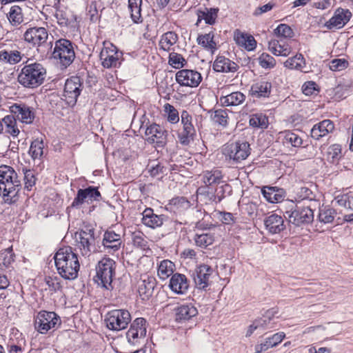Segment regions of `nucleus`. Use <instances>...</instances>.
<instances>
[{"mask_svg": "<svg viewBox=\"0 0 353 353\" xmlns=\"http://www.w3.org/2000/svg\"><path fill=\"white\" fill-rule=\"evenodd\" d=\"M290 222L292 224L300 226L303 224H308L314 220V212L311 204L301 203L298 201L294 209L287 211Z\"/></svg>", "mask_w": 353, "mask_h": 353, "instance_id": "0eeeda50", "label": "nucleus"}, {"mask_svg": "<svg viewBox=\"0 0 353 353\" xmlns=\"http://www.w3.org/2000/svg\"><path fill=\"white\" fill-rule=\"evenodd\" d=\"M15 261V254L12 247L0 251V270L10 273L14 269L13 264Z\"/></svg>", "mask_w": 353, "mask_h": 353, "instance_id": "cd10ccee", "label": "nucleus"}, {"mask_svg": "<svg viewBox=\"0 0 353 353\" xmlns=\"http://www.w3.org/2000/svg\"><path fill=\"white\" fill-rule=\"evenodd\" d=\"M348 65L349 63L345 59H334L330 63V69L332 71H341Z\"/></svg>", "mask_w": 353, "mask_h": 353, "instance_id": "69168bd1", "label": "nucleus"}, {"mask_svg": "<svg viewBox=\"0 0 353 353\" xmlns=\"http://www.w3.org/2000/svg\"><path fill=\"white\" fill-rule=\"evenodd\" d=\"M223 174L219 170H207L203 172L202 181L203 183L210 186L213 184H220L222 182Z\"/></svg>", "mask_w": 353, "mask_h": 353, "instance_id": "58836bf2", "label": "nucleus"}, {"mask_svg": "<svg viewBox=\"0 0 353 353\" xmlns=\"http://www.w3.org/2000/svg\"><path fill=\"white\" fill-rule=\"evenodd\" d=\"M283 144L287 147H300L303 143L302 139L296 133L290 130H285L279 133V137Z\"/></svg>", "mask_w": 353, "mask_h": 353, "instance_id": "c9c22d12", "label": "nucleus"}, {"mask_svg": "<svg viewBox=\"0 0 353 353\" xmlns=\"http://www.w3.org/2000/svg\"><path fill=\"white\" fill-rule=\"evenodd\" d=\"M44 143L42 139H34L32 141L29 154L33 159H41L43 155Z\"/></svg>", "mask_w": 353, "mask_h": 353, "instance_id": "603ef678", "label": "nucleus"}, {"mask_svg": "<svg viewBox=\"0 0 353 353\" xmlns=\"http://www.w3.org/2000/svg\"><path fill=\"white\" fill-rule=\"evenodd\" d=\"M214 33L210 32L208 34L199 35L196 41L199 45L213 52L216 49V43L214 41Z\"/></svg>", "mask_w": 353, "mask_h": 353, "instance_id": "c03bdc74", "label": "nucleus"}, {"mask_svg": "<svg viewBox=\"0 0 353 353\" xmlns=\"http://www.w3.org/2000/svg\"><path fill=\"white\" fill-rule=\"evenodd\" d=\"M174 311L176 321L179 323L189 321L198 314L197 309L191 303L181 305Z\"/></svg>", "mask_w": 353, "mask_h": 353, "instance_id": "a878e982", "label": "nucleus"}, {"mask_svg": "<svg viewBox=\"0 0 353 353\" xmlns=\"http://www.w3.org/2000/svg\"><path fill=\"white\" fill-rule=\"evenodd\" d=\"M142 0H128V8L130 12V17L134 23L143 21L141 17Z\"/></svg>", "mask_w": 353, "mask_h": 353, "instance_id": "ea45409f", "label": "nucleus"}, {"mask_svg": "<svg viewBox=\"0 0 353 353\" xmlns=\"http://www.w3.org/2000/svg\"><path fill=\"white\" fill-rule=\"evenodd\" d=\"M176 81L182 86L197 87L202 80L201 74L196 70L183 69L176 73Z\"/></svg>", "mask_w": 353, "mask_h": 353, "instance_id": "f3484780", "label": "nucleus"}, {"mask_svg": "<svg viewBox=\"0 0 353 353\" xmlns=\"http://www.w3.org/2000/svg\"><path fill=\"white\" fill-rule=\"evenodd\" d=\"M3 124V132L2 134L11 136L12 138H16L20 133V130L17 125V120L14 116L7 115L2 119Z\"/></svg>", "mask_w": 353, "mask_h": 353, "instance_id": "72a5a7b5", "label": "nucleus"}, {"mask_svg": "<svg viewBox=\"0 0 353 353\" xmlns=\"http://www.w3.org/2000/svg\"><path fill=\"white\" fill-rule=\"evenodd\" d=\"M266 230L272 234H279L285 229L284 219L280 215L272 214L264 220Z\"/></svg>", "mask_w": 353, "mask_h": 353, "instance_id": "b1692460", "label": "nucleus"}, {"mask_svg": "<svg viewBox=\"0 0 353 353\" xmlns=\"http://www.w3.org/2000/svg\"><path fill=\"white\" fill-rule=\"evenodd\" d=\"M48 37V34L45 28L34 27L26 30L24 34V39L34 46H40L44 43Z\"/></svg>", "mask_w": 353, "mask_h": 353, "instance_id": "412c9836", "label": "nucleus"}, {"mask_svg": "<svg viewBox=\"0 0 353 353\" xmlns=\"http://www.w3.org/2000/svg\"><path fill=\"white\" fill-rule=\"evenodd\" d=\"M336 212L334 209L327 206H322L319 208L318 220L324 224L331 223L334 220Z\"/></svg>", "mask_w": 353, "mask_h": 353, "instance_id": "a18cd8bd", "label": "nucleus"}, {"mask_svg": "<svg viewBox=\"0 0 353 353\" xmlns=\"http://www.w3.org/2000/svg\"><path fill=\"white\" fill-rule=\"evenodd\" d=\"M285 334L283 332H279L274 334L271 336L266 337L265 341L260 343L263 350H268L279 345L285 339Z\"/></svg>", "mask_w": 353, "mask_h": 353, "instance_id": "3c124183", "label": "nucleus"}, {"mask_svg": "<svg viewBox=\"0 0 353 353\" xmlns=\"http://www.w3.org/2000/svg\"><path fill=\"white\" fill-rule=\"evenodd\" d=\"M54 259L57 272L61 277L68 280H73L77 277L80 265L77 254L71 247L59 248Z\"/></svg>", "mask_w": 353, "mask_h": 353, "instance_id": "f257e3e1", "label": "nucleus"}, {"mask_svg": "<svg viewBox=\"0 0 353 353\" xmlns=\"http://www.w3.org/2000/svg\"><path fill=\"white\" fill-rule=\"evenodd\" d=\"M83 89L80 77L77 76L68 79L65 83L63 99L68 105L74 106Z\"/></svg>", "mask_w": 353, "mask_h": 353, "instance_id": "9b49d317", "label": "nucleus"}, {"mask_svg": "<svg viewBox=\"0 0 353 353\" xmlns=\"http://www.w3.org/2000/svg\"><path fill=\"white\" fill-rule=\"evenodd\" d=\"M273 316V312L267 311L263 316L254 320L258 330H264L266 329L273 328L274 327V323L272 322V317Z\"/></svg>", "mask_w": 353, "mask_h": 353, "instance_id": "864d4df0", "label": "nucleus"}, {"mask_svg": "<svg viewBox=\"0 0 353 353\" xmlns=\"http://www.w3.org/2000/svg\"><path fill=\"white\" fill-rule=\"evenodd\" d=\"M155 285L156 279L152 276H147L140 281L138 292L143 300H148L152 296Z\"/></svg>", "mask_w": 353, "mask_h": 353, "instance_id": "7c9ffc66", "label": "nucleus"}, {"mask_svg": "<svg viewBox=\"0 0 353 353\" xmlns=\"http://www.w3.org/2000/svg\"><path fill=\"white\" fill-rule=\"evenodd\" d=\"M145 135L146 141L150 143L156 144L157 147L163 148L167 141V131L163 127L152 123L146 128Z\"/></svg>", "mask_w": 353, "mask_h": 353, "instance_id": "4468645a", "label": "nucleus"}, {"mask_svg": "<svg viewBox=\"0 0 353 353\" xmlns=\"http://www.w3.org/2000/svg\"><path fill=\"white\" fill-rule=\"evenodd\" d=\"M228 116L226 110L222 109L216 110L213 117L214 122L223 126H225L228 124Z\"/></svg>", "mask_w": 353, "mask_h": 353, "instance_id": "338daca9", "label": "nucleus"}, {"mask_svg": "<svg viewBox=\"0 0 353 353\" xmlns=\"http://www.w3.org/2000/svg\"><path fill=\"white\" fill-rule=\"evenodd\" d=\"M148 171L152 176H158L160 174H164L167 168L161 163L153 161L148 165Z\"/></svg>", "mask_w": 353, "mask_h": 353, "instance_id": "e2e57ef3", "label": "nucleus"}, {"mask_svg": "<svg viewBox=\"0 0 353 353\" xmlns=\"http://www.w3.org/2000/svg\"><path fill=\"white\" fill-rule=\"evenodd\" d=\"M167 220L166 216L154 214L153 209L150 208H145L142 212V223L152 229L161 227Z\"/></svg>", "mask_w": 353, "mask_h": 353, "instance_id": "aec40b11", "label": "nucleus"}, {"mask_svg": "<svg viewBox=\"0 0 353 353\" xmlns=\"http://www.w3.org/2000/svg\"><path fill=\"white\" fill-rule=\"evenodd\" d=\"M148 323L144 318H137L130 324V328H134V332L140 336H145L147 333Z\"/></svg>", "mask_w": 353, "mask_h": 353, "instance_id": "6e6d98bb", "label": "nucleus"}, {"mask_svg": "<svg viewBox=\"0 0 353 353\" xmlns=\"http://www.w3.org/2000/svg\"><path fill=\"white\" fill-rule=\"evenodd\" d=\"M181 121L183 128L179 132L178 138L182 145H187L193 141L196 130L192 124V116L186 110L181 112Z\"/></svg>", "mask_w": 353, "mask_h": 353, "instance_id": "ddd939ff", "label": "nucleus"}, {"mask_svg": "<svg viewBox=\"0 0 353 353\" xmlns=\"http://www.w3.org/2000/svg\"><path fill=\"white\" fill-rule=\"evenodd\" d=\"M123 52L119 51L117 46L105 41L99 57L103 68H111L120 67L123 61Z\"/></svg>", "mask_w": 353, "mask_h": 353, "instance_id": "423d86ee", "label": "nucleus"}, {"mask_svg": "<svg viewBox=\"0 0 353 353\" xmlns=\"http://www.w3.org/2000/svg\"><path fill=\"white\" fill-rule=\"evenodd\" d=\"M7 17L12 26L20 25L23 21L22 9L18 6H12L7 14Z\"/></svg>", "mask_w": 353, "mask_h": 353, "instance_id": "49530a36", "label": "nucleus"}, {"mask_svg": "<svg viewBox=\"0 0 353 353\" xmlns=\"http://www.w3.org/2000/svg\"><path fill=\"white\" fill-rule=\"evenodd\" d=\"M214 272L212 267L202 264L196 267L192 273L196 287L200 290H205L210 285V279Z\"/></svg>", "mask_w": 353, "mask_h": 353, "instance_id": "dca6fc26", "label": "nucleus"}, {"mask_svg": "<svg viewBox=\"0 0 353 353\" xmlns=\"http://www.w3.org/2000/svg\"><path fill=\"white\" fill-rule=\"evenodd\" d=\"M272 90V84L268 81H259L252 85L250 94L256 98L269 97Z\"/></svg>", "mask_w": 353, "mask_h": 353, "instance_id": "2f4dec72", "label": "nucleus"}, {"mask_svg": "<svg viewBox=\"0 0 353 353\" xmlns=\"http://www.w3.org/2000/svg\"><path fill=\"white\" fill-rule=\"evenodd\" d=\"M134 328H129L126 332V339L131 345L139 347L145 343V336H140L134 332Z\"/></svg>", "mask_w": 353, "mask_h": 353, "instance_id": "4d7b16f0", "label": "nucleus"}, {"mask_svg": "<svg viewBox=\"0 0 353 353\" xmlns=\"http://www.w3.org/2000/svg\"><path fill=\"white\" fill-rule=\"evenodd\" d=\"M174 264L170 260L162 261L158 268V276L162 280H165L170 276H172Z\"/></svg>", "mask_w": 353, "mask_h": 353, "instance_id": "8fccbe9b", "label": "nucleus"}, {"mask_svg": "<svg viewBox=\"0 0 353 353\" xmlns=\"http://www.w3.org/2000/svg\"><path fill=\"white\" fill-rule=\"evenodd\" d=\"M102 243L104 250L113 254L120 249L122 240L120 234L114 231H106L103 234Z\"/></svg>", "mask_w": 353, "mask_h": 353, "instance_id": "4be33fe9", "label": "nucleus"}, {"mask_svg": "<svg viewBox=\"0 0 353 353\" xmlns=\"http://www.w3.org/2000/svg\"><path fill=\"white\" fill-rule=\"evenodd\" d=\"M325 157L327 160L332 163L338 161L341 157V147L339 144H333L327 149Z\"/></svg>", "mask_w": 353, "mask_h": 353, "instance_id": "5fc2aeb1", "label": "nucleus"}, {"mask_svg": "<svg viewBox=\"0 0 353 353\" xmlns=\"http://www.w3.org/2000/svg\"><path fill=\"white\" fill-rule=\"evenodd\" d=\"M21 188V181L13 168L5 165L0 166V195L3 196L5 202L15 203Z\"/></svg>", "mask_w": 353, "mask_h": 353, "instance_id": "f03ea898", "label": "nucleus"}, {"mask_svg": "<svg viewBox=\"0 0 353 353\" xmlns=\"http://www.w3.org/2000/svg\"><path fill=\"white\" fill-rule=\"evenodd\" d=\"M130 321L131 315L126 310H113L105 318L107 327L113 331L125 329Z\"/></svg>", "mask_w": 353, "mask_h": 353, "instance_id": "1a4fd4ad", "label": "nucleus"}, {"mask_svg": "<svg viewBox=\"0 0 353 353\" xmlns=\"http://www.w3.org/2000/svg\"><path fill=\"white\" fill-rule=\"evenodd\" d=\"M234 40L239 46L243 48L248 51L254 50L256 47V41L254 37L239 30L234 31Z\"/></svg>", "mask_w": 353, "mask_h": 353, "instance_id": "393cba45", "label": "nucleus"}, {"mask_svg": "<svg viewBox=\"0 0 353 353\" xmlns=\"http://www.w3.org/2000/svg\"><path fill=\"white\" fill-rule=\"evenodd\" d=\"M54 59H59L61 64L66 68L74 61L75 53L72 43L70 41L61 39L55 42L52 52Z\"/></svg>", "mask_w": 353, "mask_h": 353, "instance_id": "6e6552de", "label": "nucleus"}, {"mask_svg": "<svg viewBox=\"0 0 353 353\" xmlns=\"http://www.w3.org/2000/svg\"><path fill=\"white\" fill-rule=\"evenodd\" d=\"M10 112L16 120L26 124H30L34 119V109L29 105L19 103L10 106Z\"/></svg>", "mask_w": 353, "mask_h": 353, "instance_id": "2eb2a0df", "label": "nucleus"}, {"mask_svg": "<svg viewBox=\"0 0 353 353\" xmlns=\"http://www.w3.org/2000/svg\"><path fill=\"white\" fill-rule=\"evenodd\" d=\"M116 262L110 258H103L96 266L94 280L98 285L107 290L113 289L112 280L115 276Z\"/></svg>", "mask_w": 353, "mask_h": 353, "instance_id": "20e7f679", "label": "nucleus"}, {"mask_svg": "<svg viewBox=\"0 0 353 353\" xmlns=\"http://www.w3.org/2000/svg\"><path fill=\"white\" fill-rule=\"evenodd\" d=\"M245 99L246 97L243 93L236 91L226 96L221 97L219 102L223 106H237L242 104Z\"/></svg>", "mask_w": 353, "mask_h": 353, "instance_id": "f704fd0d", "label": "nucleus"}, {"mask_svg": "<svg viewBox=\"0 0 353 353\" xmlns=\"http://www.w3.org/2000/svg\"><path fill=\"white\" fill-rule=\"evenodd\" d=\"M169 287L176 294H185L189 288L188 279L184 274L175 273L170 279Z\"/></svg>", "mask_w": 353, "mask_h": 353, "instance_id": "5701e85b", "label": "nucleus"}, {"mask_svg": "<svg viewBox=\"0 0 353 353\" xmlns=\"http://www.w3.org/2000/svg\"><path fill=\"white\" fill-rule=\"evenodd\" d=\"M259 65L265 69H270L275 66L276 60L268 53H262L259 57Z\"/></svg>", "mask_w": 353, "mask_h": 353, "instance_id": "680f3d73", "label": "nucleus"}, {"mask_svg": "<svg viewBox=\"0 0 353 353\" xmlns=\"http://www.w3.org/2000/svg\"><path fill=\"white\" fill-rule=\"evenodd\" d=\"M22 54L17 50H3L0 51V61L11 65L21 61Z\"/></svg>", "mask_w": 353, "mask_h": 353, "instance_id": "4c0bfd02", "label": "nucleus"}, {"mask_svg": "<svg viewBox=\"0 0 353 353\" xmlns=\"http://www.w3.org/2000/svg\"><path fill=\"white\" fill-rule=\"evenodd\" d=\"M232 192V186L228 183H223L218 185L216 188L214 194L210 197V200L215 202L219 203L224 198L230 196Z\"/></svg>", "mask_w": 353, "mask_h": 353, "instance_id": "a19ab883", "label": "nucleus"}, {"mask_svg": "<svg viewBox=\"0 0 353 353\" xmlns=\"http://www.w3.org/2000/svg\"><path fill=\"white\" fill-rule=\"evenodd\" d=\"M284 66L289 69L303 71V68L305 67V58L301 54H296L288 59L284 62Z\"/></svg>", "mask_w": 353, "mask_h": 353, "instance_id": "37998d69", "label": "nucleus"}, {"mask_svg": "<svg viewBox=\"0 0 353 353\" xmlns=\"http://www.w3.org/2000/svg\"><path fill=\"white\" fill-rule=\"evenodd\" d=\"M268 49L274 55L283 57L288 56L292 51L290 45L282 39H272L268 43Z\"/></svg>", "mask_w": 353, "mask_h": 353, "instance_id": "473e14b6", "label": "nucleus"}, {"mask_svg": "<svg viewBox=\"0 0 353 353\" xmlns=\"http://www.w3.org/2000/svg\"><path fill=\"white\" fill-rule=\"evenodd\" d=\"M46 77V68L39 63L25 65L18 75L19 83L27 88L40 86Z\"/></svg>", "mask_w": 353, "mask_h": 353, "instance_id": "7ed1b4c3", "label": "nucleus"}, {"mask_svg": "<svg viewBox=\"0 0 353 353\" xmlns=\"http://www.w3.org/2000/svg\"><path fill=\"white\" fill-rule=\"evenodd\" d=\"M249 123L252 128L266 129L268 126V119L263 113H255L250 116Z\"/></svg>", "mask_w": 353, "mask_h": 353, "instance_id": "09e8293b", "label": "nucleus"}, {"mask_svg": "<svg viewBox=\"0 0 353 353\" xmlns=\"http://www.w3.org/2000/svg\"><path fill=\"white\" fill-rule=\"evenodd\" d=\"M168 63L172 68L179 69L183 68L187 63V61L181 54L171 52L169 55Z\"/></svg>", "mask_w": 353, "mask_h": 353, "instance_id": "052dcab7", "label": "nucleus"}, {"mask_svg": "<svg viewBox=\"0 0 353 353\" xmlns=\"http://www.w3.org/2000/svg\"><path fill=\"white\" fill-rule=\"evenodd\" d=\"M261 193L266 201L272 203H279L285 197L284 190L277 187L265 186L262 188Z\"/></svg>", "mask_w": 353, "mask_h": 353, "instance_id": "c756f323", "label": "nucleus"}, {"mask_svg": "<svg viewBox=\"0 0 353 353\" xmlns=\"http://www.w3.org/2000/svg\"><path fill=\"white\" fill-rule=\"evenodd\" d=\"M276 36L283 38H291L294 35L292 29L287 24L281 23L274 30Z\"/></svg>", "mask_w": 353, "mask_h": 353, "instance_id": "0e129e2a", "label": "nucleus"}, {"mask_svg": "<svg viewBox=\"0 0 353 353\" xmlns=\"http://www.w3.org/2000/svg\"><path fill=\"white\" fill-rule=\"evenodd\" d=\"M195 244L202 248H205L212 245L214 241V235L211 232L196 233L194 236Z\"/></svg>", "mask_w": 353, "mask_h": 353, "instance_id": "de8ad7c7", "label": "nucleus"}, {"mask_svg": "<svg viewBox=\"0 0 353 353\" xmlns=\"http://www.w3.org/2000/svg\"><path fill=\"white\" fill-rule=\"evenodd\" d=\"M94 232L92 228H85L82 229L79 233V241L78 248L84 256H88L94 248Z\"/></svg>", "mask_w": 353, "mask_h": 353, "instance_id": "a211bd4d", "label": "nucleus"}, {"mask_svg": "<svg viewBox=\"0 0 353 353\" xmlns=\"http://www.w3.org/2000/svg\"><path fill=\"white\" fill-rule=\"evenodd\" d=\"M101 199V195L98 188L94 186H89L84 189H79L76 196L71 205L68 208L80 209L83 204L91 203L93 201H99Z\"/></svg>", "mask_w": 353, "mask_h": 353, "instance_id": "f8f14e48", "label": "nucleus"}, {"mask_svg": "<svg viewBox=\"0 0 353 353\" xmlns=\"http://www.w3.org/2000/svg\"><path fill=\"white\" fill-rule=\"evenodd\" d=\"M239 65L234 61L223 56H219L213 63V69L218 72H234Z\"/></svg>", "mask_w": 353, "mask_h": 353, "instance_id": "bb28decb", "label": "nucleus"}, {"mask_svg": "<svg viewBox=\"0 0 353 353\" xmlns=\"http://www.w3.org/2000/svg\"><path fill=\"white\" fill-rule=\"evenodd\" d=\"M334 128V124L330 120H323L313 126L311 130V137L316 140H319L332 132Z\"/></svg>", "mask_w": 353, "mask_h": 353, "instance_id": "c85d7f7f", "label": "nucleus"}, {"mask_svg": "<svg viewBox=\"0 0 353 353\" xmlns=\"http://www.w3.org/2000/svg\"><path fill=\"white\" fill-rule=\"evenodd\" d=\"M336 202L339 205L343 206L347 209L353 210V193L339 195L335 198Z\"/></svg>", "mask_w": 353, "mask_h": 353, "instance_id": "bf43d9fd", "label": "nucleus"}, {"mask_svg": "<svg viewBox=\"0 0 353 353\" xmlns=\"http://www.w3.org/2000/svg\"><path fill=\"white\" fill-rule=\"evenodd\" d=\"M313 194L311 190L306 187H301L296 192V200L301 203L310 204L313 200Z\"/></svg>", "mask_w": 353, "mask_h": 353, "instance_id": "13d9d810", "label": "nucleus"}, {"mask_svg": "<svg viewBox=\"0 0 353 353\" xmlns=\"http://www.w3.org/2000/svg\"><path fill=\"white\" fill-rule=\"evenodd\" d=\"M59 323H60V318L54 312L40 311L34 319L35 330L41 334H46Z\"/></svg>", "mask_w": 353, "mask_h": 353, "instance_id": "9d476101", "label": "nucleus"}, {"mask_svg": "<svg viewBox=\"0 0 353 353\" xmlns=\"http://www.w3.org/2000/svg\"><path fill=\"white\" fill-rule=\"evenodd\" d=\"M178 35L173 31H168L161 36L159 46L161 50L168 52L178 41Z\"/></svg>", "mask_w": 353, "mask_h": 353, "instance_id": "e433bc0d", "label": "nucleus"}, {"mask_svg": "<svg viewBox=\"0 0 353 353\" xmlns=\"http://www.w3.org/2000/svg\"><path fill=\"white\" fill-rule=\"evenodd\" d=\"M352 17V13L348 9L337 8L334 15L325 23V27L329 30L342 28Z\"/></svg>", "mask_w": 353, "mask_h": 353, "instance_id": "6ab92c4d", "label": "nucleus"}, {"mask_svg": "<svg viewBox=\"0 0 353 353\" xmlns=\"http://www.w3.org/2000/svg\"><path fill=\"white\" fill-rule=\"evenodd\" d=\"M199 12V18H203L205 23L208 25H214L216 23L219 9L217 8H204L198 9Z\"/></svg>", "mask_w": 353, "mask_h": 353, "instance_id": "79ce46f5", "label": "nucleus"}, {"mask_svg": "<svg viewBox=\"0 0 353 353\" xmlns=\"http://www.w3.org/2000/svg\"><path fill=\"white\" fill-rule=\"evenodd\" d=\"M222 153L225 159L232 161L233 163H238L246 159L250 155V144L245 141L228 143L223 145Z\"/></svg>", "mask_w": 353, "mask_h": 353, "instance_id": "39448f33", "label": "nucleus"}, {"mask_svg": "<svg viewBox=\"0 0 353 353\" xmlns=\"http://www.w3.org/2000/svg\"><path fill=\"white\" fill-rule=\"evenodd\" d=\"M168 112V121L172 123H176L179 121V112L172 105L167 103L165 105Z\"/></svg>", "mask_w": 353, "mask_h": 353, "instance_id": "774afa93", "label": "nucleus"}]
</instances>
